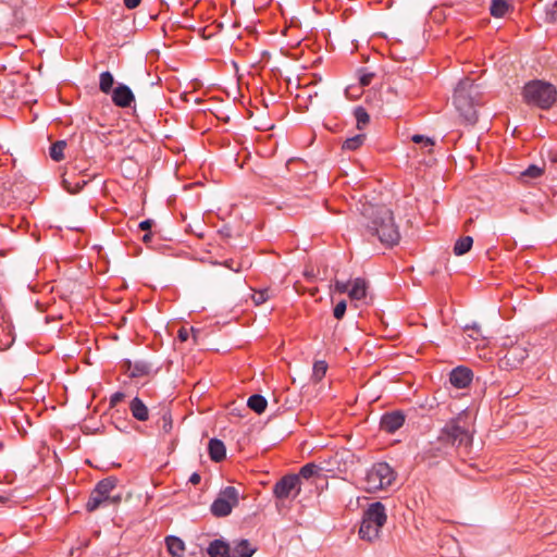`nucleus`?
Instances as JSON below:
<instances>
[{
  "label": "nucleus",
  "mask_w": 557,
  "mask_h": 557,
  "mask_svg": "<svg viewBox=\"0 0 557 557\" xmlns=\"http://www.w3.org/2000/svg\"><path fill=\"white\" fill-rule=\"evenodd\" d=\"M472 222H473V220H472V219H469V220L466 222L465 227L467 228L469 225H471V223H472Z\"/></svg>",
  "instance_id": "nucleus-49"
},
{
  "label": "nucleus",
  "mask_w": 557,
  "mask_h": 557,
  "mask_svg": "<svg viewBox=\"0 0 557 557\" xmlns=\"http://www.w3.org/2000/svg\"><path fill=\"white\" fill-rule=\"evenodd\" d=\"M124 398V394L121 393V392H117V393H114L112 396H111V399H110V403L112 406H115L116 404H119L122 399Z\"/></svg>",
  "instance_id": "nucleus-42"
},
{
  "label": "nucleus",
  "mask_w": 557,
  "mask_h": 557,
  "mask_svg": "<svg viewBox=\"0 0 557 557\" xmlns=\"http://www.w3.org/2000/svg\"><path fill=\"white\" fill-rule=\"evenodd\" d=\"M508 360L521 362L527 357V351L523 348L515 347L507 352Z\"/></svg>",
  "instance_id": "nucleus-33"
},
{
  "label": "nucleus",
  "mask_w": 557,
  "mask_h": 557,
  "mask_svg": "<svg viewBox=\"0 0 557 557\" xmlns=\"http://www.w3.org/2000/svg\"><path fill=\"white\" fill-rule=\"evenodd\" d=\"M122 499V496L120 494L117 495H111L110 494V498L108 499V503H107V506L108 505H117Z\"/></svg>",
  "instance_id": "nucleus-45"
},
{
  "label": "nucleus",
  "mask_w": 557,
  "mask_h": 557,
  "mask_svg": "<svg viewBox=\"0 0 557 557\" xmlns=\"http://www.w3.org/2000/svg\"><path fill=\"white\" fill-rule=\"evenodd\" d=\"M381 527H376L374 523L362 520L359 529V535L362 540L373 542L380 536Z\"/></svg>",
  "instance_id": "nucleus-18"
},
{
  "label": "nucleus",
  "mask_w": 557,
  "mask_h": 557,
  "mask_svg": "<svg viewBox=\"0 0 557 557\" xmlns=\"http://www.w3.org/2000/svg\"><path fill=\"white\" fill-rule=\"evenodd\" d=\"M268 290H261L253 295V301L256 305H261L269 299Z\"/></svg>",
  "instance_id": "nucleus-39"
},
{
  "label": "nucleus",
  "mask_w": 557,
  "mask_h": 557,
  "mask_svg": "<svg viewBox=\"0 0 557 557\" xmlns=\"http://www.w3.org/2000/svg\"><path fill=\"white\" fill-rule=\"evenodd\" d=\"M473 245V238L471 236H465L457 239L454 246V253L456 256H462L468 252Z\"/></svg>",
  "instance_id": "nucleus-23"
},
{
  "label": "nucleus",
  "mask_w": 557,
  "mask_h": 557,
  "mask_svg": "<svg viewBox=\"0 0 557 557\" xmlns=\"http://www.w3.org/2000/svg\"><path fill=\"white\" fill-rule=\"evenodd\" d=\"M346 308H347L346 301L345 300L339 301L334 308V317L337 320H341L345 315Z\"/></svg>",
  "instance_id": "nucleus-36"
},
{
  "label": "nucleus",
  "mask_w": 557,
  "mask_h": 557,
  "mask_svg": "<svg viewBox=\"0 0 557 557\" xmlns=\"http://www.w3.org/2000/svg\"><path fill=\"white\" fill-rule=\"evenodd\" d=\"M349 286H350V283L347 282H342V281H335V284H334V288L336 292L338 293H348L349 292Z\"/></svg>",
  "instance_id": "nucleus-40"
},
{
  "label": "nucleus",
  "mask_w": 557,
  "mask_h": 557,
  "mask_svg": "<svg viewBox=\"0 0 557 557\" xmlns=\"http://www.w3.org/2000/svg\"><path fill=\"white\" fill-rule=\"evenodd\" d=\"M190 332L195 334V329H190ZM178 338L182 341V342H186L188 338H189V331L185 327H182L180 331H178Z\"/></svg>",
  "instance_id": "nucleus-41"
},
{
  "label": "nucleus",
  "mask_w": 557,
  "mask_h": 557,
  "mask_svg": "<svg viewBox=\"0 0 557 557\" xmlns=\"http://www.w3.org/2000/svg\"><path fill=\"white\" fill-rule=\"evenodd\" d=\"M368 283L364 278L357 277L350 283L348 296L351 300H361L366 298Z\"/></svg>",
  "instance_id": "nucleus-15"
},
{
  "label": "nucleus",
  "mask_w": 557,
  "mask_h": 557,
  "mask_svg": "<svg viewBox=\"0 0 557 557\" xmlns=\"http://www.w3.org/2000/svg\"><path fill=\"white\" fill-rule=\"evenodd\" d=\"M239 491L234 486H226L211 505V511L216 517H226L233 507L238 505Z\"/></svg>",
  "instance_id": "nucleus-7"
},
{
  "label": "nucleus",
  "mask_w": 557,
  "mask_h": 557,
  "mask_svg": "<svg viewBox=\"0 0 557 557\" xmlns=\"http://www.w3.org/2000/svg\"><path fill=\"white\" fill-rule=\"evenodd\" d=\"M364 134L356 135L351 138L346 139L345 143L343 144V148L347 150H356L364 143Z\"/></svg>",
  "instance_id": "nucleus-30"
},
{
  "label": "nucleus",
  "mask_w": 557,
  "mask_h": 557,
  "mask_svg": "<svg viewBox=\"0 0 557 557\" xmlns=\"http://www.w3.org/2000/svg\"><path fill=\"white\" fill-rule=\"evenodd\" d=\"M355 117L357 120V127L359 129H362L370 121V116L369 114L367 113V111L361 108V107H358L356 110H355Z\"/></svg>",
  "instance_id": "nucleus-32"
},
{
  "label": "nucleus",
  "mask_w": 557,
  "mask_h": 557,
  "mask_svg": "<svg viewBox=\"0 0 557 557\" xmlns=\"http://www.w3.org/2000/svg\"><path fill=\"white\" fill-rule=\"evenodd\" d=\"M164 543L171 557H184L186 545L181 537L175 535H168L164 539Z\"/></svg>",
  "instance_id": "nucleus-14"
},
{
  "label": "nucleus",
  "mask_w": 557,
  "mask_h": 557,
  "mask_svg": "<svg viewBox=\"0 0 557 557\" xmlns=\"http://www.w3.org/2000/svg\"><path fill=\"white\" fill-rule=\"evenodd\" d=\"M112 102L120 108H128L135 101V96L131 88L124 84H119L112 91Z\"/></svg>",
  "instance_id": "nucleus-11"
},
{
  "label": "nucleus",
  "mask_w": 557,
  "mask_h": 557,
  "mask_svg": "<svg viewBox=\"0 0 557 557\" xmlns=\"http://www.w3.org/2000/svg\"><path fill=\"white\" fill-rule=\"evenodd\" d=\"M467 416L459 414L457 418L451 419L442 429L438 442L442 446H469L471 443V434L467 424Z\"/></svg>",
  "instance_id": "nucleus-3"
},
{
  "label": "nucleus",
  "mask_w": 557,
  "mask_h": 557,
  "mask_svg": "<svg viewBox=\"0 0 557 557\" xmlns=\"http://www.w3.org/2000/svg\"><path fill=\"white\" fill-rule=\"evenodd\" d=\"M129 410L133 417L139 421H146L149 417V411L147 406L143 403L141 399L135 397L129 404Z\"/></svg>",
  "instance_id": "nucleus-19"
},
{
  "label": "nucleus",
  "mask_w": 557,
  "mask_h": 557,
  "mask_svg": "<svg viewBox=\"0 0 557 557\" xmlns=\"http://www.w3.org/2000/svg\"><path fill=\"white\" fill-rule=\"evenodd\" d=\"M326 370H327V364L325 361H323V360L315 361L313 364V370H312V380L317 383L320 382L323 379V376L325 375Z\"/></svg>",
  "instance_id": "nucleus-29"
},
{
  "label": "nucleus",
  "mask_w": 557,
  "mask_h": 557,
  "mask_svg": "<svg viewBox=\"0 0 557 557\" xmlns=\"http://www.w3.org/2000/svg\"><path fill=\"white\" fill-rule=\"evenodd\" d=\"M362 520L383 528L387 520L385 506L380 502L371 504L364 511Z\"/></svg>",
  "instance_id": "nucleus-10"
},
{
  "label": "nucleus",
  "mask_w": 557,
  "mask_h": 557,
  "mask_svg": "<svg viewBox=\"0 0 557 557\" xmlns=\"http://www.w3.org/2000/svg\"><path fill=\"white\" fill-rule=\"evenodd\" d=\"M466 330L470 332L468 335H469V337H472L473 339H478L479 337H484V335L481 331V327L476 324H473L471 326L467 325Z\"/></svg>",
  "instance_id": "nucleus-35"
},
{
  "label": "nucleus",
  "mask_w": 557,
  "mask_h": 557,
  "mask_svg": "<svg viewBox=\"0 0 557 557\" xmlns=\"http://www.w3.org/2000/svg\"><path fill=\"white\" fill-rule=\"evenodd\" d=\"M404 422V414L395 411L384 414L381 419L380 426L387 433H394L403 426Z\"/></svg>",
  "instance_id": "nucleus-13"
},
{
  "label": "nucleus",
  "mask_w": 557,
  "mask_h": 557,
  "mask_svg": "<svg viewBox=\"0 0 557 557\" xmlns=\"http://www.w3.org/2000/svg\"><path fill=\"white\" fill-rule=\"evenodd\" d=\"M66 147V143L64 140H59L57 143H54L51 147H50V157L54 160V161H60L64 158V149Z\"/></svg>",
  "instance_id": "nucleus-28"
},
{
  "label": "nucleus",
  "mask_w": 557,
  "mask_h": 557,
  "mask_svg": "<svg viewBox=\"0 0 557 557\" xmlns=\"http://www.w3.org/2000/svg\"><path fill=\"white\" fill-rule=\"evenodd\" d=\"M324 466L329 472L346 473L354 465V455L349 450H339L332 454Z\"/></svg>",
  "instance_id": "nucleus-9"
},
{
  "label": "nucleus",
  "mask_w": 557,
  "mask_h": 557,
  "mask_svg": "<svg viewBox=\"0 0 557 557\" xmlns=\"http://www.w3.org/2000/svg\"><path fill=\"white\" fill-rule=\"evenodd\" d=\"M207 552L210 557H230L231 556L230 544L223 540L212 541L209 544Z\"/></svg>",
  "instance_id": "nucleus-16"
},
{
  "label": "nucleus",
  "mask_w": 557,
  "mask_h": 557,
  "mask_svg": "<svg viewBox=\"0 0 557 557\" xmlns=\"http://www.w3.org/2000/svg\"><path fill=\"white\" fill-rule=\"evenodd\" d=\"M87 182L88 181L85 178H79L76 182L71 183L67 178H63V185L65 189L71 194L78 193L87 184Z\"/></svg>",
  "instance_id": "nucleus-31"
},
{
  "label": "nucleus",
  "mask_w": 557,
  "mask_h": 557,
  "mask_svg": "<svg viewBox=\"0 0 557 557\" xmlns=\"http://www.w3.org/2000/svg\"><path fill=\"white\" fill-rule=\"evenodd\" d=\"M473 379L472 371L463 366L455 368L449 374V382L456 388H466Z\"/></svg>",
  "instance_id": "nucleus-12"
},
{
  "label": "nucleus",
  "mask_w": 557,
  "mask_h": 557,
  "mask_svg": "<svg viewBox=\"0 0 557 557\" xmlns=\"http://www.w3.org/2000/svg\"><path fill=\"white\" fill-rule=\"evenodd\" d=\"M522 97L528 104L536 106L541 109H548L557 100V89L550 83L535 79L524 85Z\"/></svg>",
  "instance_id": "nucleus-2"
},
{
  "label": "nucleus",
  "mask_w": 557,
  "mask_h": 557,
  "mask_svg": "<svg viewBox=\"0 0 557 557\" xmlns=\"http://www.w3.org/2000/svg\"><path fill=\"white\" fill-rule=\"evenodd\" d=\"M152 224H153V221H152V220H145V221H141V222L139 223V228H140L141 231H148V230H150V228H151Z\"/></svg>",
  "instance_id": "nucleus-44"
},
{
  "label": "nucleus",
  "mask_w": 557,
  "mask_h": 557,
  "mask_svg": "<svg viewBox=\"0 0 557 557\" xmlns=\"http://www.w3.org/2000/svg\"><path fill=\"white\" fill-rule=\"evenodd\" d=\"M396 479L394 470L386 462L373 465L366 473L364 490L375 493L389 487Z\"/></svg>",
  "instance_id": "nucleus-5"
},
{
  "label": "nucleus",
  "mask_w": 557,
  "mask_h": 557,
  "mask_svg": "<svg viewBox=\"0 0 557 557\" xmlns=\"http://www.w3.org/2000/svg\"><path fill=\"white\" fill-rule=\"evenodd\" d=\"M473 83L470 79L461 81L455 89L454 103L457 111L469 124H474L478 113L472 99Z\"/></svg>",
  "instance_id": "nucleus-4"
},
{
  "label": "nucleus",
  "mask_w": 557,
  "mask_h": 557,
  "mask_svg": "<svg viewBox=\"0 0 557 557\" xmlns=\"http://www.w3.org/2000/svg\"><path fill=\"white\" fill-rule=\"evenodd\" d=\"M208 451L211 460L215 462L222 461L226 456V448L222 441L211 438L208 444Z\"/></svg>",
  "instance_id": "nucleus-17"
},
{
  "label": "nucleus",
  "mask_w": 557,
  "mask_h": 557,
  "mask_svg": "<svg viewBox=\"0 0 557 557\" xmlns=\"http://www.w3.org/2000/svg\"><path fill=\"white\" fill-rule=\"evenodd\" d=\"M300 492V479L296 474L283 476L273 487L274 495L280 499L295 497Z\"/></svg>",
  "instance_id": "nucleus-8"
},
{
  "label": "nucleus",
  "mask_w": 557,
  "mask_h": 557,
  "mask_svg": "<svg viewBox=\"0 0 557 557\" xmlns=\"http://www.w3.org/2000/svg\"><path fill=\"white\" fill-rule=\"evenodd\" d=\"M322 470H324V467L318 466L315 463H307L300 469L298 476H299V479L300 478L310 479V478L319 474V472Z\"/></svg>",
  "instance_id": "nucleus-27"
},
{
  "label": "nucleus",
  "mask_w": 557,
  "mask_h": 557,
  "mask_svg": "<svg viewBox=\"0 0 557 557\" xmlns=\"http://www.w3.org/2000/svg\"><path fill=\"white\" fill-rule=\"evenodd\" d=\"M267 405V399L258 394L250 396L247 401V406L259 414L264 412Z\"/></svg>",
  "instance_id": "nucleus-22"
},
{
  "label": "nucleus",
  "mask_w": 557,
  "mask_h": 557,
  "mask_svg": "<svg viewBox=\"0 0 557 557\" xmlns=\"http://www.w3.org/2000/svg\"><path fill=\"white\" fill-rule=\"evenodd\" d=\"M374 78V73L372 72H363L359 76V83L361 86H368L371 84L372 79Z\"/></svg>",
  "instance_id": "nucleus-38"
},
{
  "label": "nucleus",
  "mask_w": 557,
  "mask_h": 557,
  "mask_svg": "<svg viewBox=\"0 0 557 557\" xmlns=\"http://www.w3.org/2000/svg\"><path fill=\"white\" fill-rule=\"evenodd\" d=\"M361 214L368 220L367 227L372 235L387 246L398 244L400 234L395 223L393 211L385 205L362 203Z\"/></svg>",
  "instance_id": "nucleus-1"
},
{
  "label": "nucleus",
  "mask_w": 557,
  "mask_h": 557,
  "mask_svg": "<svg viewBox=\"0 0 557 557\" xmlns=\"http://www.w3.org/2000/svg\"><path fill=\"white\" fill-rule=\"evenodd\" d=\"M161 422H162V430L164 431V433H169L171 432L172 428H173V423H172V418L169 413H164L161 418Z\"/></svg>",
  "instance_id": "nucleus-37"
},
{
  "label": "nucleus",
  "mask_w": 557,
  "mask_h": 557,
  "mask_svg": "<svg viewBox=\"0 0 557 557\" xmlns=\"http://www.w3.org/2000/svg\"><path fill=\"white\" fill-rule=\"evenodd\" d=\"M537 11L544 12V21L553 23L557 21V2H546L544 8Z\"/></svg>",
  "instance_id": "nucleus-26"
},
{
  "label": "nucleus",
  "mask_w": 557,
  "mask_h": 557,
  "mask_svg": "<svg viewBox=\"0 0 557 557\" xmlns=\"http://www.w3.org/2000/svg\"><path fill=\"white\" fill-rule=\"evenodd\" d=\"M224 265H225L226 268H228L230 270H232V271H235V272L240 271V264H239V263H236V267H235V262H234V260H232V259H231V260H226V261L224 262Z\"/></svg>",
  "instance_id": "nucleus-43"
},
{
  "label": "nucleus",
  "mask_w": 557,
  "mask_h": 557,
  "mask_svg": "<svg viewBox=\"0 0 557 557\" xmlns=\"http://www.w3.org/2000/svg\"><path fill=\"white\" fill-rule=\"evenodd\" d=\"M116 486V479L113 476L106 478L97 483L96 487L91 491L89 499L86 504L87 511L91 512L102 506H107L110 494Z\"/></svg>",
  "instance_id": "nucleus-6"
},
{
  "label": "nucleus",
  "mask_w": 557,
  "mask_h": 557,
  "mask_svg": "<svg viewBox=\"0 0 557 557\" xmlns=\"http://www.w3.org/2000/svg\"><path fill=\"white\" fill-rule=\"evenodd\" d=\"M512 11L510 2H491L490 12L494 17H503Z\"/></svg>",
  "instance_id": "nucleus-24"
},
{
  "label": "nucleus",
  "mask_w": 557,
  "mask_h": 557,
  "mask_svg": "<svg viewBox=\"0 0 557 557\" xmlns=\"http://www.w3.org/2000/svg\"><path fill=\"white\" fill-rule=\"evenodd\" d=\"M543 173L544 166L531 164L523 172L520 173V180L524 183H529L530 181L542 176Z\"/></svg>",
  "instance_id": "nucleus-21"
},
{
  "label": "nucleus",
  "mask_w": 557,
  "mask_h": 557,
  "mask_svg": "<svg viewBox=\"0 0 557 557\" xmlns=\"http://www.w3.org/2000/svg\"><path fill=\"white\" fill-rule=\"evenodd\" d=\"M124 3L127 9L133 10V9L137 8L140 2H124Z\"/></svg>",
  "instance_id": "nucleus-47"
},
{
  "label": "nucleus",
  "mask_w": 557,
  "mask_h": 557,
  "mask_svg": "<svg viewBox=\"0 0 557 557\" xmlns=\"http://www.w3.org/2000/svg\"><path fill=\"white\" fill-rule=\"evenodd\" d=\"M411 140L416 144H422L425 147H432L434 145L433 139H431L430 137H425L423 135H418V134L413 135L411 137Z\"/></svg>",
  "instance_id": "nucleus-34"
},
{
  "label": "nucleus",
  "mask_w": 557,
  "mask_h": 557,
  "mask_svg": "<svg viewBox=\"0 0 557 557\" xmlns=\"http://www.w3.org/2000/svg\"><path fill=\"white\" fill-rule=\"evenodd\" d=\"M150 239H151V233H147V234H145V235L143 236V240H144L145 243H148Z\"/></svg>",
  "instance_id": "nucleus-48"
},
{
  "label": "nucleus",
  "mask_w": 557,
  "mask_h": 557,
  "mask_svg": "<svg viewBox=\"0 0 557 557\" xmlns=\"http://www.w3.org/2000/svg\"><path fill=\"white\" fill-rule=\"evenodd\" d=\"M200 475L198 473H193L189 478V482L194 485H197L200 482Z\"/></svg>",
  "instance_id": "nucleus-46"
},
{
  "label": "nucleus",
  "mask_w": 557,
  "mask_h": 557,
  "mask_svg": "<svg viewBox=\"0 0 557 557\" xmlns=\"http://www.w3.org/2000/svg\"><path fill=\"white\" fill-rule=\"evenodd\" d=\"M113 85H114L113 75L109 71L102 72L99 77V89L103 94H109L114 89V88H112Z\"/></svg>",
  "instance_id": "nucleus-25"
},
{
  "label": "nucleus",
  "mask_w": 557,
  "mask_h": 557,
  "mask_svg": "<svg viewBox=\"0 0 557 557\" xmlns=\"http://www.w3.org/2000/svg\"><path fill=\"white\" fill-rule=\"evenodd\" d=\"M256 552L255 548L250 547V544L247 540H240L236 543V545L231 548L232 557H251Z\"/></svg>",
  "instance_id": "nucleus-20"
}]
</instances>
